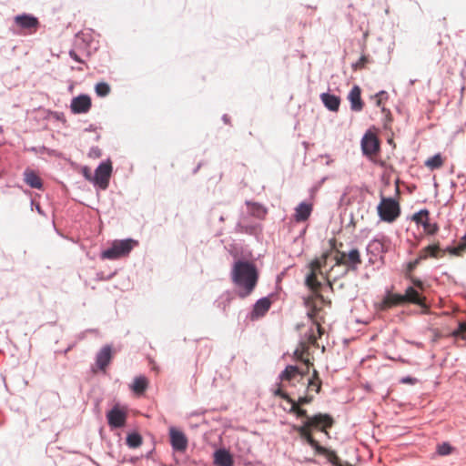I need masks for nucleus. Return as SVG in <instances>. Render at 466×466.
Here are the masks:
<instances>
[{"label": "nucleus", "mask_w": 466, "mask_h": 466, "mask_svg": "<svg viewBox=\"0 0 466 466\" xmlns=\"http://www.w3.org/2000/svg\"><path fill=\"white\" fill-rule=\"evenodd\" d=\"M231 280L241 299L249 296L258 285L259 272L255 263L248 260H237L231 269Z\"/></svg>", "instance_id": "f257e3e1"}, {"label": "nucleus", "mask_w": 466, "mask_h": 466, "mask_svg": "<svg viewBox=\"0 0 466 466\" xmlns=\"http://www.w3.org/2000/svg\"><path fill=\"white\" fill-rule=\"evenodd\" d=\"M333 424L334 420L330 415L326 413H318L308 418V420H306L300 426L293 425V430L297 431L299 437L306 441L317 453L326 454L327 449L321 446L319 441L314 439L312 431H320L328 435L329 433L327 430L330 429Z\"/></svg>", "instance_id": "f03ea898"}, {"label": "nucleus", "mask_w": 466, "mask_h": 466, "mask_svg": "<svg viewBox=\"0 0 466 466\" xmlns=\"http://www.w3.org/2000/svg\"><path fill=\"white\" fill-rule=\"evenodd\" d=\"M323 301L324 298L319 293L309 296L305 299V305L308 308L307 314L314 327L310 329L308 334L309 345H317L318 339H319L324 332V329L321 327V323L324 322V317H319V311L322 310Z\"/></svg>", "instance_id": "7ed1b4c3"}, {"label": "nucleus", "mask_w": 466, "mask_h": 466, "mask_svg": "<svg viewBox=\"0 0 466 466\" xmlns=\"http://www.w3.org/2000/svg\"><path fill=\"white\" fill-rule=\"evenodd\" d=\"M308 349H309L308 345H306L305 343H301V349H297L294 352L296 359L306 364V370H301L296 366L289 365L279 375L280 380L292 382L298 377L302 379L307 374H309V366H312L313 363L310 362L309 359L304 358V354L306 351H308ZM291 385H293V383H291Z\"/></svg>", "instance_id": "20e7f679"}, {"label": "nucleus", "mask_w": 466, "mask_h": 466, "mask_svg": "<svg viewBox=\"0 0 466 466\" xmlns=\"http://www.w3.org/2000/svg\"><path fill=\"white\" fill-rule=\"evenodd\" d=\"M377 210L380 219L388 223L394 222L400 215V205L392 198L382 197Z\"/></svg>", "instance_id": "39448f33"}, {"label": "nucleus", "mask_w": 466, "mask_h": 466, "mask_svg": "<svg viewBox=\"0 0 466 466\" xmlns=\"http://www.w3.org/2000/svg\"><path fill=\"white\" fill-rule=\"evenodd\" d=\"M328 254H323L320 258L312 260L309 265V273L306 277V285L315 293H319L321 283L318 280V275L321 274V268L326 265Z\"/></svg>", "instance_id": "423d86ee"}, {"label": "nucleus", "mask_w": 466, "mask_h": 466, "mask_svg": "<svg viewBox=\"0 0 466 466\" xmlns=\"http://www.w3.org/2000/svg\"><path fill=\"white\" fill-rule=\"evenodd\" d=\"M137 245V241L134 239L116 240L110 248L102 252L101 257L106 259H116L127 256Z\"/></svg>", "instance_id": "0eeeda50"}, {"label": "nucleus", "mask_w": 466, "mask_h": 466, "mask_svg": "<svg viewBox=\"0 0 466 466\" xmlns=\"http://www.w3.org/2000/svg\"><path fill=\"white\" fill-rule=\"evenodd\" d=\"M335 260L336 265H343L351 269H356L362 262L360 253L357 248L351 249L349 253L338 251Z\"/></svg>", "instance_id": "6e6552de"}, {"label": "nucleus", "mask_w": 466, "mask_h": 466, "mask_svg": "<svg viewBox=\"0 0 466 466\" xmlns=\"http://www.w3.org/2000/svg\"><path fill=\"white\" fill-rule=\"evenodd\" d=\"M403 302L415 304L420 307L421 313L427 314L430 311V307L426 303V297L420 294L414 287H408L402 295Z\"/></svg>", "instance_id": "1a4fd4ad"}, {"label": "nucleus", "mask_w": 466, "mask_h": 466, "mask_svg": "<svg viewBox=\"0 0 466 466\" xmlns=\"http://www.w3.org/2000/svg\"><path fill=\"white\" fill-rule=\"evenodd\" d=\"M361 149L365 156L373 160L380 150V141L373 133H366L361 139Z\"/></svg>", "instance_id": "9d476101"}, {"label": "nucleus", "mask_w": 466, "mask_h": 466, "mask_svg": "<svg viewBox=\"0 0 466 466\" xmlns=\"http://www.w3.org/2000/svg\"><path fill=\"white\" fill-rule=\"evenodd\" d=\"M127 417V410L120 408L118 405L114 406L106 414L108 425L114 429L124 427L126 425Z\"/></svg>", "instance_id": "9b49d317"}, {"label": "nucleus", "mask_w": 466, "mask_h": 466, "mask_svg": "<svg viewBox=\"0 0 466 466\" xmlns=\"http://www.w3.org/2000/svg\"><path fill=\"white\" fill-rule=\"evenodd\" d=\"M430 213L427 209L420 210L413 215L412 219L423 227V229L428 235H434L438 232L439 227L436 223L430 222Z\"/></svg>", "instance_id": "f8f14e48"}, {"label": "nucleus", "mask_w": 466, "mask_h": 466, "mask_svg": "<svg viewBox=\"0 0 466 466\" xmlns=\"http://www.w3.org/2000/svg\"><path fill=\"white\" fill-rule=\"evenodd\" d=\"M112 167L109 163H101L96 169L94 182L105 189L108 186Z\"/></svg>", "instance_id": "ddd939ff"}, {"label": "nucleus", "mask_w": 466, "mask_h": 466, "mask_svg": "<svg viewBox=\"0 0 466 466\" xmlns=\"http://www.w3.org/2000/svg\"><path fill=\"white\" fill-rule=\"evenodd\" d=\"M91 106V98L87 95H80L72 99L70 108L74 114H85L90 110Z\"/></svg>", "instance_id": "4468645a"}, {"label": "nucleus", "mask_w": 466, "mask_h": 466, "mask_svg": "<svg viewBox=\"0 0 466 466\" xmlns=\"http://www.w3.org/2000/svg\"><path fill=\"white\" fill-rule=\"evenodd\" d=\"M169 436L171 446L175 451L183 452L187 450V439L182 431L171 428L169 430Z\"/></svg>", "instance_id": "2eb2a0df"}, {"label": "nucleus", "mask_w": 466, "mask_h": 466, "mask_svg": "<svg viewBox=\"0 0 466 466\" xmlns=\"http://www.w3.org/2000/svg\"><path fill=\"white\" fill-rule=\"evenodd\" d=\"M446 254V250H443L440 247V243H434L429 245L419 252V259L426 260L428 258H443Z\"/></svg>", "instance_id": "dca6fc26"}, {"label": "nucleus", "mask_w": 466, "mask_h": 466, "mask_svg": "<svg viewBox=\"0 0 466 466\" xmlns=\"http://www.w3.org/2000/svg\"><path fill=\"white\" fill-rule=\"evenodd\" d=\"M15 23L20 28L28 30L30 33L35 32L39 25L37 18L30 15H16Z\"/></svg>", "instance_id": "f3484780"}, {"label": "nucleus", "mask_w": 466, "mask_h": 466, "mask_svg": "<svg viewBox=\"0 0 466 466\" xmlns=\"http://www.w3.org/2000/svg\"><path fill=\"white\" fill-rule=\"evenodd\" d=\"M403 298L401 294L392 293L390 291H387L385 297L379 304V309L385 311L393 307L403 305Z\"/></svg>", "instance_id": "a211bd4d"}, {"label": "nucleus", "mask_w": 466, "mask_h": 466, "mask_svg": "<svg viewBox=\"0 0 466 466\" xmlns=\"http://www.w3.org/2000/svg\"><path fill=\"white\" fill-rule=\"evenodd\" d=\"M348 99L350 103V109L355 112H360L363 109L364 103L361 99V89L359 86H354L348 95Z\"/></svg>", "instance_id": "6ab92c4d"}, {"label": "nucleus", "mask_w": 466, "mask_h": 466, "mask_svg": "<svg viewBox=\"0 0 466 466\" xmlns=\"http://www.w3.org/2000/svg\"><path fill=\"white\" fill-rule=\"evenodd\" d=\"M214 464L216 466H233L234 459L230 452L225 449L217 450L214 454Z\"/></svg>", "instance_id": "aec40b11"}, {"label": "nucleus", "mask_w": 466, "mask_h": 466, "mask_svg": "<svg viewBox=\"0 0 466 466\" xmlns=\"http://www.w3.org/2000/svg\"><path fill=\"white\" fill-rule=\"evenodd\" d=\"M112 358H113L112 348L108 345L103 347L96 355L97 367L100 370H105L106 368L111 362Z\"/></svg>", "instance_id": "412c9836"}, {"label": "nucleus", "mask_w": 466, "mask_h": 466, "mask_svg": "<svg viewBox=\"0 0 466 466\" xmlns=\"http://www.w3.org/2000/svg\"><path fill=\"white\" fill-rule=\"evenodd\" d=\"M271 301L268 298H262L258 299L253 308L251 312V319H256L263 317L269 309Z\"/></svg>", "instance_id": "4be33fe9"}, {"label": "nucleus", "mask_w": 466, "mask_h": 466, "mask_svg": "<svg viewBox=\"0 0 466 466\" xmlns=\"http://www.w3.org/2000/svg\"><path fill=\"white\" fill-rule=\"evenodd\" d=\"M312 212V205L302 202L295 208L294 219L296 222L306 221Z\"/></svg>", "instance_id": "5701e85b"}, {"label": "nucleus", "mask_w": 466, "mask_h": 466, "mask_svg": "<svg viewBox=\"0 0 466 466\" xmlns=\"http://www.w3.org/2000/svg\"><path fill=\"white\" fill-rule=\"evenodd\" d=\"M321 101L330 111L337 112L340 105V98L335 95L323 93L320 95Z\"/></svg>", "instance_id": "b1692460"}, {"label": "nucleus", "mask_w": 466, "mask_h": 466, "mask_svg": "<svg viewBox=\"0 0 466 466\" xmlns=\"http://www.w3.org/2000/svg\"><path fill=\"white\" fill-rule=\"evenodd\" d=\"M25 183L32 188L40 189L43 187V183L39 176L31 169H26L24 173Z\"/></svg>", "instance_id": "393cba45"}, {"label": "nucleus", "mask_w": 466, "mask_h": 466, "mask_svg": "<svg viewBox=\"0 0 466 466\" xmlns=\"http://www.w3.org/2000/svg\"><path fill=\"white\" fill-rule=\"evenodd\" d=\"M148 383V380L145 376H138L134 379L130 388L137 395H142L147 389Z\"/></svg>", "instance_id": "a878e982"}, {"label": "nucleus", "mask_w": 466, "mask_h": 466, "mask_svg": "<svg viewBox=\"0 0 466 466\" xmlns=\"http://www.w3.org/2000/svg\"><path fill=\"white\" fill-rule=\"evenodd\" d=\"M443 164L444 159L441 154H436L425 161V166L431 170L439 169L443 166Z\"/></svg>", "instance_id": "bb28decb"}, {"label": "nucleus", "mask_w": 466, "mask_h": 466, "mask_svg": "<svg viewBox=\"0 0 466 466\" xmlns=\"http://www.w3.org/2000/svg\"><path fill=\"white\" fill-rule=\"evenodd\" d=\"M312 385H317V389H315L316 393H319L321 390V380L319 378V372L317 370H313L312 376L308 380L307 384V391H310L312 390Z\"/></svg>", "instance_id": "cd10ccee"}, {"label": "nucleus", "mask_w": 466, "mask_h": 466, "mask_svg": "<svg viewBox=\"0 0 466 466\" xmlns=\"http://www.w3.org/2000/svg\"><path fill=\"white\" fill-rule=\"evenodd\" d=\"M466 249V234L461 238L460 244L454 248H447L445 250L454 256H461Z\"/></svg>", "instance_id": "c85d7f7f"}, {"label": "nucleus", "mask_w": 466, "mask_h": 466, "mask_svg": "<svg viewBox=\"0 0 466 466\" xmlns=\"http://www.w3.org/2000/svg\"><path fill=\"white\" fill-rule=\"evenodd\" d=\"M127 444L130 448H137L142 444V437L138 433H130L127 437Z\"/></svg>", "instance_id": "c756f323"}, {"label": "nucleus", "mask_w": 466, "mask_h": 466, "mask_svg": "<svg viewBox=\"0 0 466 466\" xmlns=\"http://www.w3.org/2000/svg\"><path fill=\"white\" fill-rule=\"evenodd\" d=\"M110 90L109 85L105 82L97 83L95 86L96 95L101 97L106 96L110 93Z\"/></svg>", "instance_id": "7c9ffc66"}, {"label": "nucleus", "mask_w": 466, "mask_h": 466, "mask_svg": "<svg viewBox=\"0 0 466 466\" xmlns=\"http://www.w3.org/2000/svg\"><path fill=\"white\" fill-rule=\"evenodd\" d=\"M388 240L385 239V238H382V239H374L372 242H371V246L375 248L376 250L381 252V253H386L389 249V244H388Z\"/></svg>", "instance_id": "2f4dec72"}, {"label": "nucleus", "mask_w": 466, "mask_h": 466, "mask_svg": "<svg viewBox=\"0 0 466 466\" xmlns=\"http://www.w3.org/2000/svg\"><path fill=\"white\" fill-rule=\"evenodd\" d=\"M376 98V106L382 108V111H385V108L382 106L383 101L388 99V94L385 91H380L375 96Z\"/></svg>", "instance_id": "473e14b6"}, {"label": "nucleus", "mask_w": 466, "mask_h": 466, "mask_svg": "<svg viewBox=\"0 0 466 466\" xmlns=\"http://www.w3.org/2000/svg\"><path fill=\"white\" fill-rule=\"evenodd\" d=\"M452 448L448 443H442L438 446V453L440 455H448L451 452Z\"/></svg>", "instance_id": "72a5a7b5"}, {"label": "nucleus", "mask_w": 466, "mask_h": 466, "mask_svg": "<svg viewBox=\"0 0 466 466\" xmlns=\"http://www.w3.org/2000/svg\"><path fill=\"white\" fill-rule=\"evenodd\" d=\"M289 403H290V409L289 410V413L297 414L299 409L301 408V405L299 403L298 400H293L290 398V400H287Z\"/></svg>", "instance_id": "f704fd0d"}, {"label": "nucleus", "mask_w": 466, "mask_h": 466, "mask_svg": "<svg viewBox=\"0 0 466 466\" xmlns=\"http://www.w3.org/2000/svg\"><path fill=\"white\" fill-rule=\"evenodd\" d=\"M368 63V58L366 56H362L355 64H353L352 67L354 70L362 69L365 67Z\"/></svg>", "instance_id": "c9c22d12"}, {"label": "nucleus", "mask_w": 466, "mask_h": 466, "mask_svg": "<svg viewBox=\"0 0 466 466\" xmlns=\"http://www.w3.org/2000/svg\"><path fill=\"white\" fill-rule=\"evenodd\" d=\"M309 392L310 391H308V393L305 396L299 397L298 399V401L301 406L309 404L313 401L314 396L310 395Z\"/></svg>", "instance_id": "e433bc0d"}, {"label": "nucleus", "mask_w": 466, "mask_h": 466, "mask_svg": "<svg viewBox=\"0 0 466 466\" xmlns=\"http://www.w3.org/2000/svg\"><path fill=\"white\" fill-rule=\"evenodd\" d=\"M325 455H327L329 457V460L331 463L338 465L339 458L334 451H329L327 450V453Z\"/></svg>", "instance_id": "4c0bfd02"}, {"label": "nucleus", "mask_w": 466, "mask_h": 466, "mask_svg": "<svg viewBox=\"0 0 466 466\" xmlns=\"http://www.w3.org/2000/svg\"><path fill=\"white\" fill-rule=\"evenodd\" d=\"M275 396H279L285 400H290V397L285 391H283L279 387L274 391Z\"/></svg>", "instance_id": "58836bf2"}, {"label": "nucleus", "mask_w": 466, "mask_h": 466, "mask_svg": "<svg viewBox=\"0 0 466 466\" xmlns=\"http://www.w3.org/2000/svg\"><path fill=\"white\" fill-rule=\"evenodd\" d=\"M82 174L87 180L94 182V177H92L91 170L89 167H84L82 168Z\"/></svg>", "instance_id": "ea45409f"}, {"label": "nucleus", "mask_w": 466, "mask_h": 466, "mask_svg": "<svg viewBox=\"0 0 466 466\" xmlns=\"http://www.w3.org/2000/svg\"><path fill=\"white\" fill-rule=\"evenodd\" d=\"M420 261H422V260L419 259V256H418L416 259H414L413 261H410L408 264V269L410 271L413 270L420 263Z\"/></svg>", "instance_id": "a19ab883"}, {"label": "nucleus", "mask_w": 466, "mask_h": 466, "mask_svg": "<svg viewBox=\"0 0 466 466\" xmlns=\"http://www.w3.org/2000/svg\"><path fill=\"white\" fill-rule=\"evenodd\" d=\"M296 416L298 418H305L306 420H308V418H310L311 416H309L308 414V411L303 409V408H300L299 410L298 411V413L296 414Z\"/></svg>", "instance_id": "79ce46f5"}, {"label": "nucleus", "mask_w": 466, "mask_h": 466, "mask_svg": "<svg viewBox=\"0 0 466 466\" xmlns=\"http://www.w3.org/2000/svg\"><path fill=\"white\" fill-rule=\"evenodd\" d=\"M412 284L414 285L415 288H418L420 290H423V289H424V284L420 279H413Z\"/></svg>", "instance_id": "37998d69"}, {"label": "nucleus", "mask_w": 466, "mask_h": 466, "mask_svg": "<svg viewBox=\"0 0 466 466\" xmlns=\"http://www.w3.org/2000/svg\"><path fill=\"white\" fill-rule=\"evenodd\" d=\"M303 380H304V377H303L302 379H300L299 377H298L297 379H295V380L292 381L293 385H291V382H290V381H289V385H290L291 387H295V386H296V383H298V382H299H299H301V383L304 385L305 383H304Z\"/></svg>", "instance_id": "c03bdc74"}, {"label": "nucleus", "mask_w": 466, "mask_h": 466, "mask_svg": "<svg viewBox=\"0 0 466 466\" xmlns=\"http://www.w3.org/2000/svg\"><path fill=\"white\" fill-rule=\"evenodd\" d=\"M458 332L466 333V322H462L460 324Z\"/></svg>", "instance_id": "a18cd8bd"}, {"label": "nucleus", "mask_w": 466, "mask_h": 466, "mask_svg": "<svg viewBox=\"0 0 466 466\" xmlns=\"http://www.w3.org/2000/svg\"><path fill=\"white\" fill-rule=\"evenodd\" d=\"M69 55H70V56H71L74 60H76V61H77V62H82V61H81V59L78 57V56L76 55V52L71 51V52L69 53Z\"/></svg>", "instance_id": "49530a36"}, {"label": "nucleus", "mask_w": 466, "mask_h": 466, "mask_svg": "<svg viewBox=\"0 0 466 466\" xmlns=\"http://www.w3.org/2000/svg\"><path fill=\"white\" fill-rule=\"evenodd\" d=\"M315 389H317V385H312V390L310 391H312V390L315 391Z\"/></svg>", "instance_id": "de8ad7c7"}]
</instances>
